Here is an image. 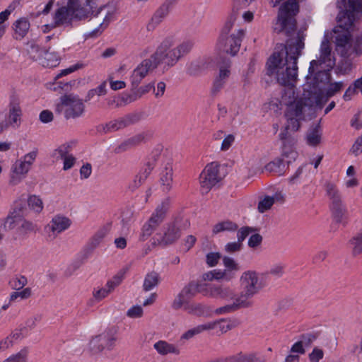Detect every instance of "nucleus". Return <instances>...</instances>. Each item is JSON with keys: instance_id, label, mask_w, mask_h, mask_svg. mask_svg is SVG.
Here are the masks:
<instances>
[{"instance_id": "nucleus-12", "label": "nucleus", "mask_w": 362, "mask_h": 362, "mask_svg": "<svg viewBox=\"0 0 362 362\" xmlns=\"http://www.w3.org/2000/svg\"><path fill=\"white\" fill-rule=\"evenodd\" d=\"M245 34V30L239 29L230 35H220L217 46L223 52L235 56L239 52Z\"/></svg>"}, {"instance_id": "nucleus-16", "label": "nucleus", "mask_w": 362, "mask_h": 362, "mask_svg": "<svg viewBox=\"0 0 362 362\" xmlns=\"http://www.w3.org/2000/svg\"><path fill=\"white\" fill-rule=\"evenodd\" d=\"M199 284L192 281L186 284L172 302L171 307L173 310L181 309L183 305L192 299L199 293Z\"/></svg>"}, {"instance_id": "nucleus-28", "label": "nucleus", "mask_w": 362, "mask_h": 362, "mask_svg": "<svg viewBox=\"0 0 362 362\" xmlns=\"http://www.w3.org/2000/svg\"><path fill=\"white\" fill-rule=\"evenodd\" d=\"M238 226L230 220H224L216 223L212 228V234L217 235L223 232H235L238 230Z\"/></svg>"}, {"instance_id": "nucleus-10", "label": "nucleus", "mask_w": 362, "mask_h": 362, "mask_svg": "<svg viewBox=\"0 0 362 362\" xmlns=\"http://www.w3.org/2000/svg\"><path fill=\"white\" fill-rule=\"evenodd\" d=\"M84 104L77 95L69 94L61 98V103L57 106V111L64 112L65 118H77L84 112Z\"/></svg>"}, {"instance_id": "nucleus-24", "label": "nucleus", "mask_w": 362, "mask_h": 362, "mask_svg": "<svg viewBox=\"0 0 362 362\" xmlns=\"http://www.w3.org/2000/svg\"><path fill=\"white\" fill-rule=\"evenodd\" d=\"M30 28V23L28 18L22 17L16 20L13 24L15 39L22 40L28 33Z\"/></svg>"}, {"instance_id": "nucleus-43", "label": "nucleus", "mask_w": 362, "mask_h": 362, "mask_svg": "<svg viewBox=\"0 0 362 362\" xmlns=\"http://www.w3.org/2000/svg\"><path fill=\"white\" fill-rule=\"evenodd\" d=\"M107 82L103 81L98 86H97L95 88L90 89L88 90L86 101H88L91 100L95 95H105L107 93Z\"/></svg>"}, {"instance_id": "nucleus-9", "label": "nucleus", "mask_w": 362, "mask_h": 362, "mask_svg": "<svg viewBox=\"0 0 362 362\" xmlns=\"http://www.w3.org/2000/svg\"><path fill=\"white\" fill-rule=\"evenodd\" d=\"M337 6L340 9L339 21L345 27L350 26L356 18L362 15V0H338Z\"/></svg>"}, {"instance_id": "nucleus-63", "label": "nucleus", "mask_w": 362, "mask_h": 362, "mask_svg": "<svg viewBox=\"0 0 362 362\" xmlns=\"http://www.w3.org/2000/svg\"><path fill=\"white\" fill-rule=\"evenodd\" d=\"M122 281V276L116 275L113 276L110 280H109L105 285L106 287L109 288V291L112 292L117 286L121 284Z\"/></svg>"}, {"instance_id": "nucleus-52", "label": "nucleus", "mask_w": 362, "mask_h": 362, "mask_svg": "<svg viewBox=\"0 0 362 362\" xmlns=\"http://www.w3.org/2000/svg\"><path fill=\"white\" fill-rule=\"evenodd\" d=\"M31 296V288H25L21 291H15L11 294L10 300L13 301L20 298L21 300H24L28 298Z\"/></svg>"}, {"instance_id": "nucleus-48", "label": "nucleus", "mask_w": 362, "mask_h": 362, "mask_svg": "<svg viewBox=\"0 0 362 362\" xmlns=\"http://www.w3.org/2000/svg\"><path fill=\"white\" fill-rule=\"evenodd\" d=\"M57 10L54 11V16H53V23L51 24H47L42 26V31L44 33L49 32L51 30L57 28V27H64V28H69V25H68V23H62L57 21Z\"/></svg>"}, {"instance_id": "nucleus-40", "label": "nucleus", "mask_w": 362, "mask_h": 362, "mask_svg": "<svg viewBox=\"0 0 362 362\" xmlns=\"http://www.w3.org/2000/svg\"><path fill=\"white\" fill-rule=\"evenodd\" d=\"M37 230V225L32 221L24 219L21 217L18 226V231L22 234L35 233Z\"/></svg>"}, {"instance_id": "nucleus-32", "label": "nucleus", "mask_w": 362, "mask_h": 362, "mask_svg": "<svg viewBox=\"0 0 362 362\" xmlns=\"http://www.w3.org/2000/svg\"><path fill=\"white\" fill-rule=\"evenodd\" d=\"M242 308H247L240 300L237 298L231 303L220 307L215 310L216 315H223L233 313Z\"/></svg>"}, {"instance_id": "nucleus-23", "label": "nucleus", "mask_w": 362, "mask_h": 362, "mask_svg": "<svg viewBox=\"0 0 362 362\" xmlns=\"http://www.w3.org/2000/svg\"><path fill=\"white\" fill-rule=\"evenodd\" d=\"M173 170L170 163H168L162 170L160 175V184L161 189L165 192H168L173 186Z\"/></svg>"}, {"instance_id": "nucleus-1", "label": "nucleus", "mask_w": 362, "mask_h": 362, "mask_svg": "<svg viewBox=\"0 0 362 362\" xmlns=\"http://www.w3.org/2000/svg\"><path fill=\"white\" fill-rule=\"evenodd\" d=\"M303 48V39L298 35L296 38L288 39L286 45H277L267 62L269 74L275 73L278 82L288 86L282 93L280 105L281 107H286V118L289 119L296 126L298 124L295 118H304V112L314 105L305 97V93L308 91L303 88V98H298L294 88L291 86L297 79V62Z\"/></svg>"}, {"instance_id": "nucleus-58", "label": "nucleus", "mask_w": 362, "mask_h": 362, "mask_svg": "<svg viewBox=\"0 0 362 362\" xmlns=\"http://www.w3.org/2000/svg\"><path fill=\"white\" fill-rule=\"evenodd\" d=\"M310 362H319L324 357L322 349L315 347L308 356Z\"/></svg>"}, {"instance_id": "nucleus-54", "label": "nucleus", "mask_w": 362, "mask_h": 362, "mask_svg": "<svg viewBox=\"0 0 362 362\" xmlns=\"http://www.w3.org/2000/svg\"><path fill=\"white\" fill-rule=\"evenodd\" d=\"M152 88L153 89L154 88V84L152 83H148L146 86L140 87L134 95L129 96V98H130L129 101L132 102V101L136 100L138 98H140L143 95L148 93Z\"/></svg>"}, {"instance_id": "nucleus-14", "label": "nucleus", "mask_w": 362, "mask_h": 362, "mask_svg": "<svg viewBox=\"0 0 362 362\" xmlns=\"http://www.w3.org/2000/svg\"><path fill=\"white\" fill-rule=\"evenodd\" d=\"M221 180L219 165L216 162L208 164L199 176L201 187L205 192H208Z\"/></svg>"}, {"instance_id": "nucleus-18", "label": "nucleus", "mask_w": 362, "mask_h": 362, "mask_svg": "<svg viewBox=\"0 0 362 362\" xmlns=\"http://www.w3.org/2000/svg\"><path fill=\"white\" fill-rule=\"evenodd\" d=\"M116 340L115 337L110 332H105L93 337L89 344L90 349L93 354H97L105 349H111Z\"/></svg>"}, {"instance_id": "nucleus-64", "label": "nucleus", "mask_w": 362, "mask_h": 362, "mask_svg": "<svg viewBox=\"0 0 362 362\" xmlns=\"http://www.w3.org/2000/svg\"><path fill=\"white\" fill-rule=\"evenodd\" d=\"M350 151L356 156H358L362 152V136L356 139Z\"/></svg>"}, {"instance_id": "nucleus-37", "label": "nucleus", "mask_w": 362, "mask_h": 362, "mask_svg": "<svg viewBox=\"0 0 362 362\" xmlns=\"http://www.w3.org/2000/svg\"><path fill=\"white\" fill-rule=\"evenodd\" d=\"M159 274L157 272H152L146 274L144 281V290L148 291L156 287L159 283Z\"/></svg>"}, {"instance_id": "nucleus-56", "label": "nucleus", "mask_w": 362, "mask_h": 362, "mask_svg": "<svg viewBox=\"0 0 362 362\" xmlns=\"http://www.w3.org/2000/svg\"><path fill=\"white\" fill-rule=\"evenodd\" d=\"M27 278L23 276L15 278L10 281L12 288L16 291H19L23 288L27 284Z\"/></svg>"}, {"instance_id": "nucleus-47", "label": "nucleus", "mask_w": 362, "mask_h": 362, "mask_svg": "<svg viewBox=\"0 0 362 362\" xmlns=\"http://www.w3.org/2000/svg\"><path fill=\"white\" fill-rule=\"evenodd\" d=\"M21 216L19 215H9L4 221V227L6 230H12L16 227L18 228Z\"/></svg>"}, {"instance_id": "nucleus-27", "label": "nucleus", "mask_w": 362, "mask_h": 362, "mask_svg": "<svg viewBox=\"0 0 362 362\" xmlns=\"http://www.w3.org/2000/svg\"><path fill=\"white\" fill-rule=\"evenodd\" d=\"M50 47H45V52L40 59V64L45 67L52 68L59 65L60 62L59 56L55 52H49Z\"/></svg>"}, {"instance_id": "nucleus-30", "label": "nucleus", "mask_w": 362, "mask_h": 362, "mask_svg": "<svg viewBox=\"0 0 362 362\" xmlns=\"http://www.w3.org/2000/svg\"><path fill=\"white\" fill-rule=\"evenodd\" d=\"M189 314L196 316H203L208 312L207 307L200 303L189 302L183 305L182 308Z\"/></svg>"}, {"instance_id": "nucleus-35", "label": "nucleus", "mask_w": 362, "mask_h": 362, "mask_svg": "<svg viewBox=\"0 0 362 362\" xmlns=\"http://www.w3.org/2000/svg\"><path fill=\"white\" fill-rule=\"evenodd\" d=\"M226 362H259L255 354H243L242 352L230 356L225 359Z\"/></svg>"}, {"instance_id": "nucleus-57", "label": "nucleus", "mask_w": 362, "mask_h": 362, "mask_svg": "<svg viewBox=\"0 0 362 362\" xmlns=\"http://www.w3.org/2000/svg\"><path fill=\"white\" fill-rule=\"evenodd\" d=\"M111 291H109V288L106 287V285L103 288L94 289L93 291V295L94 298L97 300H101L102 299L105 298L109 293H110Z\"/></svg>"}, {"instance_id": "nucleus-34", "label": "nucleus", "mask_w": 362, "mask_h": 362, "mask_svg": "<svg viewBox=\"0 0 362 362\" xmlns=\"http://www.w3.org/2000/svg\"><path fill=\"white\" fill-rule=\"evenodd\" d=\"M349 247L353 255L356 256L362 253V231L353 236L349 241Z\"/></svg>"}, {"instance_id": "nucleus-11", "label": "nucleus", "mask_w": 362, "mask_h": 362, "mask_svg": "<svg viewBox=\"0 0 362 362\" xmlns=\"http://www.w3.org/2000/svg\"><path fill=\"white\" fill-rule=\"evenodd\" d=\"M189 226V223L187 219L175 218L166 224L163 235L158 240V244L162 246L173 244L180 238L182 230Z\"/></svg>"}, {"instance_id": "nucleus-60", "label": "nucleus", "mask_w": 362, "mask_h": 362, "mask_svg": "<svg viewBox=\"0 0 362 362\" xmlns=\"http://www.w3.org/2000/svg\"><path fill=\"white\" fill-rule=\"evenodd\" d=\"M143 309L139 305L132 307L127 310V315L131 318H139L143 315Z\"/></svg>"}, {"instance_id": "nucleus-21", "label": "nucleus", "mask_w": 362, "mask_h": 362, "mask_svg": "<svg viewBox=\"0 0 362 362\" xmlns=\"http://www.w3.org/2000/svg\"><path fill=\"white\" fill-rule=\"evenodd\" d=\"M170 199L168 198L165 199L156 206L155 211L147 221L150 222V223L158 228V226L165 220L166 214L170 208Z\"/></svg>"}, {"instance_id": "nucleus-45", "label": "nucleus", "mask_w": 362, "mask_h": 362, "mask_svg": "<svg viewBox=\"0 0 362 362\" xmlns=\"http://www.w3.org/2000/svg\"><path fill=\"white\" fill-rule=\"evenodd\" d=\"M28 351L26 348L21 349L19 352L12 354L6 358L3 362H27Z\"/></svg>"}, {"instance_id": "nucleus-33", "label": "nucleus", "mask_w": 362, "mask_h": 362, "mask_svg": "<svg viewBox=\"0 0 362 362\" xmlns=\"http://www.w3.org/2000/svg\"><path fill=\"white\" fill-rule=\"evenodd\" d=\"M110 224L107 223L100 227L90 239V244L93 247H97L109 233L110 230Z\"/></svg>"}, {"instance_id": "nucleus-4", "label": "nucleus", "mask_w": 362, "mask_h": 362, "mask_svg": "<svg viewBox=\"0 0 362 362\" xmlns=\"http://www.w3.org/2000/svg\"><path fill=\"white\" fill-rule=\"evenodd\" d=\"M336 64L334 54L328 40L325 37L322 41L320 56L317 59L312 60L308 69L307 81H315L317 86L328 83L331 79L330 71Z\"/></svg>"}, {"instance_id": "nucleus-13", "label": "nucleus", "mask_w": 362, "mask_h": 362, "mask_svg": "<svg viewBox=\"0 0 362 362\" xmlns=\"http://www.w3.org/2000/svg\"><path fill=\"white\" fill-rule=\"evenodd\" d=\"M296 119V124L293 122L289 119H287V122L286 127L284 130L279 134V138L282 141V152L283 155L286 157H289L291 156V158H295L296 156V152L292 150V146L296 143V139L295 137L292 136L291 132H297L300 127V120H303L304 118H295Z\"/></svg>"}, {"instance_id": "nucleus-39", "label": "nucleus", "mask_w": 362, "mask_h": 362, "mask_svg": "<svg viewBox=\"0 0 362 362\" xmlns=\"http://www.w3.org/2000/svg\"><path fill=\"white\" fill-rule=\"evenodd\" d=\"M238 16V10H234L232 6V11L228 16L224 25L221 30V35H229Z\"/></svg>"}, {"instance_id": "nucleus-29", "label": "nucleus", "mask_w": 362, "mask_h": 362, "mask_svg": "<svg viewBox=\"0 0 362 362\" xmlns=\"http://www.w3.org/2000/svg\"><path fill=\"white\" fill-rule=\"evenodd\" d=\"M153 347L160 355H167L168 354L178 355L180 354V349L175 345L163 340H160L155 343Z\"/></svg>"}, {"instance_id": "nucleus-44", "label": "nucleus", "mask_w": 362, "mask_h": 362, "mask_svg": "<svg viewBox=\"0 0 362 362\" xmlns=\"http://www.w3.org/2000/svg\"><path fill=\"white\" fill-rule=\"evenodd\" d=\"M157 228V227L147 221L141 228L139 240L141 241L146 240Z\"/></svg>"}, {"instance_id": "nucleus-55", "label": "nucleus", "mask_w": 362, "mask_h": 362, "mask_svg": "<svg viewBox=\"0 0 362 362\" xmlns=\"http://www.w3.org/2000/svg\"><path fill=\"white\" fill-rule=\"evenodd\" d=\"M86 66V64L83 62H77L76 64L70 66L69 68L61 71V72L57 75L55 78H59L63 76H66L69 74H71V73L75 71L83 69Z\"/></svg>"}, {"instance_id": "nucleus-50", "label": "nucleus", "mask_w": 362, "mask_h": 362, "mask_svg": "<svg viewBox=\"0 0 362 362\" xmlns=\"http://www.w3.org/2000/svg\"><path fill=\"white\" fill-rule=\"evenodd\" d=\"M354 59H344L341 61V62L338 65L337 70L338 72L341 74H349L353 69V61Z\"/></svg>"}, {"instance_id": "nucleus-36", "label": "nucleus", "mask_w": 362, "mask_h": 362, "mask_svg": "<svg viewBox=\"0 0 362 362\" xmlns=\"http://www.w3.org/2000/svg\"><path fill=\"white\" fill-rule=\"evenodd\" d=\"M325 187L326 194L331 201V204L342 201L341 194L334 183L327 182Z\"/></svg>"}, {"instance_id": "nucleus-38", "label": "nucleus", "mask_w": 362, "mask_h": 362, "mask_svg": "<svg viewBox=\"0 0 362 362\" xmlns=\"http://www.w3.org/2000/svg\"><path fill=\"white\" fill-rule=\"evenodd\" d=\"M330 208L332 212L334 218L337 222H340L346 214V208L342 201L336 203H332Z\"/></svg>"}, {"instance_id": "nucleus-8", "label": "nucleus", "mask_w": 362, "mask_h": 362, "mask_svg": "<svg viewBox=\"0 0 362 362\" xmlns=\"http://www.w3.org/2000/svg\"><path fill=\"white\" fill-rule=\"evenodd\" d=\"M38 155V149L35 148L30 152L16 160L11 165L9 184L18 185L27 175Z\"/></svg>"}, {"instance_id": "nucleus-59", "label": "nucleus", "mask_w": 362, "mask_h": 362, "mask_svg": "<svg viewBox=\"0 0 362 362\" xmlns=\"http://www.w3.org/2000/svg\"><path fill=\"white\" fill-rule=\"evenodd\" d=\"M221 257V255L219 252H209L206 255V263L210 267H214L218 264Z\"/></svg>"}, {"instance_id": "nucleus-53", "label": "nucleus", "mask_w": 362, "mask_h": 362, "mask_svg": "<svg viewBox=\"0 0 362 362\" xmlns=\"http://www.w3.org/2000/svg\"><path fill=\"white\" fill-rule=\"evenodd\" d=\"M69 146L66 144L61 145L57 149L54 150L53 153V157H54L57 160H63L69 154Z\"/></svg>"}, {"instance_id": "nucleus-20", "label": "nucleus", "mask_w": 362, "mask_h": 362, "mask_svg": "<svg viewBox=\"0 0 362 362\" xmlns=\"http://www.w3.org/2000/svg\"><path fill=\"white\" fill-rule=\"evenodd\" d=\"M173 8V6L163 1L156 10L151 20L147 23V30L153 31L155 30V28L169 15Z\"/></svg>"}, {"instance_id": "nucleus-41", "label": "nucleus", "mask_w": 362, "mask_h": 362, "mask_svg": "<svg viewBox=\"0 0 362 362\" xmlns=\"http://www.w3.org/2000/svg\"><path fill=\"white\" fill-rule=\"evenodd\" d=\"M284 168V165L281 159L277 158L273 161L269 162L266 166L265 170L269 173H274L279 175H282Z\"/></svg>"}, {"instance_id": "nucleus-2", "label": "nucleus", "mask_w": 362, "mask_h": 362, "mask_svg": "<svg viewBox=\"0 0 362 362\" xmlns=\"http://www.w3.org/2000/svg\"><path fill=\"white\" fill-rule=\"evenodd\" d=\"M175 39L172 36L165 37L158 46L156 50L148 59H144L132 71L130 77L133 88H136L141 81L160 64L168 69L174 66L178 61L187 55L193 47V42L184 41L174 47Z\"/></svg>"}, {"instance_id": "nucleus-61", "label": "nucleus", "mask_w": 362, "mask_h": 362, "mask_svg": "<svg viewBox=\"0 0 362 362\" xmlns=\"http://www.w3.org/2000/svg\"><path fill=\"white\" fill-rule=\"evenodd\" d=\"M255 0H233L232 6L234 10H240L249 6Z\"/></svg>"}, {"instance_id": "nucleus-51", "label": "nucleus", "mask_w": 362, "mask_h": 362, "mask_svg": "<svg viewBox=\"0 0 362 362\" xmlns=\"http://www.w3.org/2000/svg\"><path fill=\"white\" fill-rule=\"evenodd\" d=\"M223 264L225 269L230 270L235 274L240 270L239 264L233 259L229 257H224L223 258Z\"/></svg>"}, {"instance_id": "nucleus-49", "label": "nucleus", "mask_w": 362, "mask_h": 362, "mask_svg": "<svg viewBox=\"0 0 362 362\" xmlns=\"http://www.w3.org/2000/svg\"><path fill=\"white\" fill-rule=\"evenodd\" d=\"M274 204V199L270 196H266L262 200L258 203V211L260 213H264L270 209Z\"/></svg>"}, {"instance_id": "nucleus-19", "label": "nucleus", "mask_w": 362, "mask_h": 362, "mask_svg": "<svg viewBox=\"0 0 362 362\" xmlns=\"http://www.w3.org/2000/svg\"><path fill=\"white\" fill-rule=\"evenodd\" d=\"M133 123L132 116L127 115L124 117L110 121L106 124H101L97 127L98 132L107 134L124 129Z\"/></svg>"}, {"instance_id": "nucleus-22", "label": "nucleus", "mask_w": 362, "mask_h": 362, "mask_svg": "<svg viewBox=\"0 0 362 362\" xmlns=\"http://www.w3.org/2000/svg\"><path fill=\"white\" fill-rule=\"evenodd\" d=\"M71 223L72 221L69 218L62 215H57L52 218L47 227L54 235H57L69 228Z\"/></svg>"}, {"instance_id": "nucleus-3", "label": "nucleus", "mask_w": 362, "mask_h": 362, "mask_svg": "<svg viewBox=\"0 0 362 362\" xmlns=\"http://www.w3.org/2000/svg\"><path fill=\"white\" fill-rule=\"evenodd\" d=\"M105 7L98 8L95 0H67L66 5L57 9V18L72 28L81 21L97 17Z\"/></svg>"}, {"instance_id": "nucleus-62", "label": "nucleus", "mask_w": 362, "mask_h": 362, "mask_svg": "<svg viewBox=\"0 0 362 362\" xmlns=\"http://www.w3.org/2000/svg\"><path fill=\"white\" fill-rule=\"evenodd\" d=\"M318 337L317 333H307L301 336V342L305 346H310Z\"/></svg>"}, {"instance_id": "nucleus-31", "label": "nucleus", "mask_w": 362, "mask_h": 362, "mask_svg": "<svg viewBox=\"0 0 362 362\" xmlns=\"http://www.w3.org/2000/svg\"><path fill=\"white\" fill-rule=\"evenodd\" d=\"M322 132L320 126L316 125L307 132L305 139L308 145L316 146L321 142Z\"/></svg>"}, {"instance_id": "nucleus-46", "label": "nucleus", "mask_w": 362, "mask_h": 362, "mask_svg": "<svg viewBox=\"0 0 362 362\" xmlns=\"http://www.w3.org/2000/svg\"><path fill=\"white\" fill-rule=\"evenodd\" d=\"M28 203L29 207L37 213H40L43 209V202L38 196H30L28 199Z\"/></svg>"}, {"instance_id": "nucleus-26", "label": "nucleus", "mask_w": 362, "mask_h": 362, "mask_svg": "<svg viewBox=\"0 0 362 362\" xmlns=\"http://www.w3.org/2000/svg\"><path fill=\"white\" fill-rule=\"evenodd\" d=\"M25 50L29 56L33 60L42 59L43 54L45 52V48H42L34 40L28 41L25 45Z\"/></svg>"}, {"instance_id": "nucleus-6", "label": "nucleus", "mask_w": 362, "mask_h": 362, "mask_svg": "<svg viewBox=\"0 0 362 362\" xmlns=\"http://www.w3.org/2000/svg\"><path fill=\"white\" fill-rule=\"evenodd\" d=\"M242 291L238 293V298L248 308L252 306V298L258 294L264 288V284L260 280L259 273L255 270L244 272L240 278Z\"/></svg>"}, {"instance_id": "nucleus-17", "label": "nucleus", "mask_w": 362, "mask_h": 362, "mask_svg": "<svg viewBox=\"0 0 362 362\" xmlns=\"http://www.w3.org/2000/svg\"><path fill=\"white\" fill-rule=\"evenodd\" d=\"M204 295L214 298L234 301L238 296L235 291L228 286L206 285Z\"/></svg>"}, {"instance_id": "nucleus-5", "label": "nucleus", "mask_w": 362, "mask_h": 362, "mask_svg": "<svg viewBox=\"0 0 362 362\" xmlns=\"http://www.w3.org/2000/svg\"><path fill=\"white\" fill-rule=\"evenodd\" d=\"M337 18L339 28L345 30L340 33L339 30H334L336 33L334 36L335 49L344 59H356L362 55V33L351 36L349 29L352 27L354 23L350 26L345 27V25H341L338 17ZM356 20V18L353 22Z\"/></svg>"}, {"instance_id": "nucleus-25", "label": "nucleus", "mask_w": 362, "mask_h": 362, "mask_svg": "<svg viewBox=\"0 0 362 362\" xmlns=\"http://www.w3.org/2000/svg\"><path fill=\"white\" fill-rule=\"evenodd\" d=\"M21 110L17 103L11 102L10 104L8 121L4 125L6 128L8 125L13 128H18L21 124Z\"/></svg>"}, {"instance_id": "nucleus-7", "label": "nucleus", "mask_w": 362, "mask_h": 362, "mask_svg": "<svg viewBox=\"0 0 362 362\" xmlns=\"http://www.w3.org/2000/svg\"><path fill=\"white\" fill-rule=\"evenodd\" d=\"M326 84L320 83L317 86L315 81H307L306 83L304 84V89L308 92L305 93V97L310 100V103L321 107L328 100L329 98L340 91L344 87L343 82L330 83L326 91V95H325L323 87Z\"/></svg>"}, {"instance_id": "nucleus-15", "label": "nucleus", "mask_w": 362, "mask_h": 362, "mask_svg": "<svg viewBox=\"0 0 362 362\" xmlns=\"http://www.w3.org/2000/svg\"><path fill=\"white\" fill-rule=\"evenodd\" d=\"M218 74L214 78L211 89L212 95H216L224 87L230 76L231 61L229 59H220L218 62Z\"/></svg>"}, {"instance_id": "nucleus-42", "label": "nucleus", "mask_w": 362, "mask_h": 362, "mask_svg": "<svg viewBox=\"0 0 362 362\" xmlns=\"http://www.w3.org/2000/svg\"><path fill=\"white\" fill-rule=\"evenodd\" d=\"M215 329L218 328L221 333L227 332L236 326V321L230 320L221 319L220 320H215Z\"/></svg>"}]
</instances>
